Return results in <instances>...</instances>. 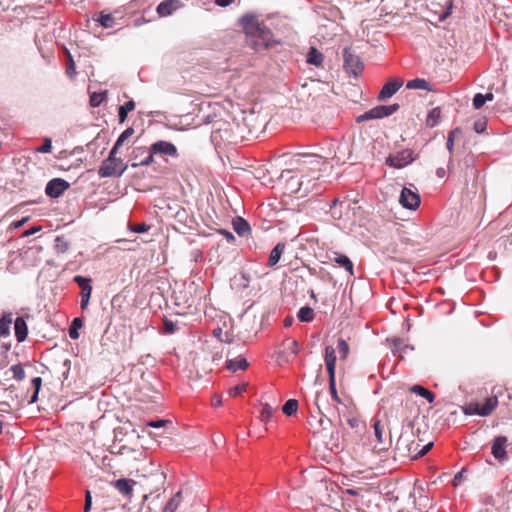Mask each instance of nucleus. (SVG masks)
Returning a JSON list of instances; mask_svg holds the SVG:
<instances>
[{
	"label": "nucleus",
	"mask_w": 512,
	"mask_h": 512,
	"mask_svg": "<svg viewBox=\"0 0 512 512\" xmlns=\"http://www.w3.org/2000/svg\"><path fill=\"white\" fill-rule=\"evenodd\" d=\"M241 23L248 42L254 50L269 49L279 43L274 40L271 30L260 22L258 17L245 15L241 18Z\"/></svg>",
	"instance_id": "obj_1"
},
{
	"label": "nucleus",
	"mask_w": 512,
	"mask_h": 512,
	"mask_svg": "<svg viewBox=\"0 0 512 512\" xmlns=\"http://www.w3.org/2000/svg\"><path fill=\"white\" fill-rule=\"evenodd\" d=\"M412 434H402L396 444V450L400 456L409 457L411 459H417L424 456L433 446L430 442L420 448V444L415 442Z\"/></svg>",
	"instance_id": "obj_2"
},
{
	"label": "nucleus",
	"mask_w": 512,
	"mask_h": 512,
	"mask_svg": "<svg viewBox=\"0 0 512 512\" xmlns=\"http://www.w3.org/2000/svg\"><path fill=\"white\" fill-rule=\"evenodd\" d=\"M117 151L111 149L109 156L105 159L98 169V175L101 178L119 177L127 169V165L123 164L121 158L116 157Z\"/></svg>",
	"instance_id": "obj_3"
},
{
	"label": "nucleus",
	"mask_w": 512,
	"mask_h": 512,
	"mask_svg": "<svg viewBox=\"0 0 512 512\" xmlns=\"http://www.w3.org/2000/svg\"><path fill=\"white\" fill-rule=\"evenodd\" d=\"M399 109L398 104H392V105H379L376 106L369 111L365 112L364 114L360 115L357 118L358 122L366 121L370 119H381L383 117H387L389 115H392L394 112H396Z\"/></svg>",
	"instance_id": "obj_4"
},
{
	"label": "nucleus",
	"mask_w": 512,
	"mask_h": 512,
	"mask_svg": "<svg viewBox=\"0 0 512 512\" xmlns=\"http://www.w3.org/2000/svg\"><path fill=\"white\" fill-rule=\"evenodd\" d=\"M413 152L411 150H403L395 155H390L386 159V164L397 169L403 168L413 162Z\"/></svg>",
	"instance_id": "obj_5"
},
{
	"label": "nucleus",
	"mask_w": 512,
	"mask_h": 512,
	"mask_svg": "<svg viewBox=\"0 0 512 512\" xmlns=\"http://www.w3.org/2000/svg\"><path fill=\"white\" fill-rule=\"evenodd\" d=\"M344 68L348 73L357 76L363 70V63L360 58L349 52L348 49L344 50Z\"/></svg>",
	"instance_id": "obj_6"
},
{
	"label": "nucleus",
	"mask_w": 512,
	"mask_h": 512,
	"mask_svg": "<svg viewBox=\"0 0 512 512\" xmlns=\"http://www.w3.org/2000/svg\"><path fill=\"white\" fill-rule=\"evenodd\" d=\"M69 188V183L61 178L50 180L45 188V193L52 198H57Z\"/></svg>",
	"instance_id": "obj_7"
},
{
	"label": "nucleus",
	"mask_w": 512,
	"mask_h": 512,
	"mask_svg": "<svg viewBox=\"0 0 512 512\" xmlns=\"http://www.w3.org/2000/svg\"><path fill=\"white\" fill-rule=\"evenodd\" d=\"M400 203L407 209L415 210L420 205V196L411 189L404 187L400 195Z\"/></svg>",
	"instance_id": "obj_8"
},
{
	"label": "nucleus",
	"mask_w": 512,
	"mask_h": 512,
	"mask_svg": "<svg viewBox=\"0 0 512 512\" xmlns=\"http://www.w3.org/2000/svg\"><path fill=\"white\" fill-rule=\"evenodd\" d=\"M150 151L152 152V154H162L171 157L178 156L176 146L171 142L163 140L153 143L150 146Z\"/></svg>",
	"instance_id": "obj_9"
},
{
	"label": "nucleus",
	"mask_w": 512,
	"mask_h": 512,
	"mask_svg": "<svg viewBox=\"0 0 512 512\" xmlns=\"http://www.w3.org/2000/svg\"><path fill=\"white\" fill-rule=\"evenodd\" d=\"M404 81L400 78L389 80L379 92L378 99L386 100L392 97L403 85Z\"/></svg>",
	"instance_id": "obj_10"
},
{
	"label": "nucleus",
	"mask_w": 512,
	"mask_h": 512,
	"mask_svg": "<svg viewBox=\"0 0 512 512\" xmlns=\"http://www.w3.org/2000/svg\"><path fill=\"white\" fill-rule=\"evenodd\" d=\"M182 6L180 0H165L157 6V13L160 17H167L173 14Z\"/></svg>",
	"instance_id": "obj_11"
},
{
	"label": "nucleus",
	"mask_w": 512,
	"mask_h": 512,
	"mask_svg": "<svg viewBox=\"0 0 512 512\" xmlns=\"http://www.w3.org/2000/svg\"><path fill=\"white\" fill-rule=\"evenodd\" d=\"M506 444L507 438L505 436H498L493 441L492 454L499 461L506 459Z\"/></svg>",
	"instance_id": "obj_12"
},
{
	"label": "nucleus",
	"mask_w": 512,
	"mask_h": 512,
	"mask_svg": "<svg viewBox=\"0 0 512 512\" xmlns=\"http://www.w3.org/2000/svg\"><path fill=\"white\" fill-rule=\"evenodd\" d=\"M336 359V351L334 347L327 346L325 348V365L328 376H335Z\"/></svg>",
	"instance_id": "obj_13"
},
{
	"label": "nucleus",
	"mask_w": 512,
	"mask_h": 512,
	"mask_svg": "<svg viewBox=\"0 0 512 512\" xmlns=\"http://www.w3.org/2000/svg\"><path fill=\"white\" fill-rule=\"evenodd\" d=\"M330 260L344 268L350 275H353V263L346 255L333 252L330 256Z\"/></svg>",
	"instance_id": "obj_14"
},
{
	"label": "nucleus",
	"mask_w": 512,
	"mask_h": 512,
	"mask_svg": "<svg viewBox=\"0 0 512 512\" xmlns=\"http://www.w3.org/2000/svg\"><path fill=\"white\" fill-rule=\"evenodd\" d=\"M15 336L18 342H23L27 338L28 328L23 317H17L14 321Z\"/></svg>",
	"instance_id": "obj_15"
},
{
	"label": "nucleus",
	"mask_w": 512,
	"mask_h": 512,
	"mask_svg": "<svg viewBox=\"0 0 512 512\" xmlns=\"http://www.w3.org/2000/svg\"><path fill=\"white\" fill-rule=\"evenodd\" d=\"M134 480L121 478L114 482V487L124 496H131L133 492Z\"/></svg>",
	"instance_id": "obj_16"
},
{
	"label": "nucleus",
	"mask_w": 512,
	"mask_h": 512,
	"mask_svg": "<svg viewBox=\"0 0 512 512\" xmlns=\"http://www.w3.org/2000/svg\"><path fill=\"white\" fill-rule=\"evenodd\" d=\"M248 362L243 356H238L234 359H228L226 361V368L232 372L239 370H245L248 367Z\"/></svg>",
	"instance_id": "obj_17"
},
{
	"label": "nucleus",
	"mask_w": 512,
	"mask_h": 512,
	"mask_svg": "<svg viewBox=\"0 0 512 512\" xmlns=\"http://www.w3.org/2000/svg\"><path fill=\"white\" fill-rule=\"evenodd\" d=\"M13 322V314L11 312L3 313L0 318V336L7 337L10 335V327Z\"/></svg>",
	"instance_id": "obj_18"
},
{
	"label": "nucleus",
	"mask_w": 512,
	"mask_h": 512,
	"mask_svg": "<svg viewBox=\"0 0 512 512\" xmlns=\"http://www.w3.org/2000/svg\"><path fill=\"white\" fill-rule=\"evenodd\" d=\"M284 250H285L284 243H278L272 249V251L270 252L269 258H268V266L269 267H273L279 262Z\"/></svg>",
	"instance_id": "obj_19"
},
{
	"label": "nucleus",
	"mask_w": 512,
	"mask_h": 512,
	"mask_svg": "<svg viewBox=\"0 0 512 512\" xmlns=\"http://www.w3.org/2000/svg\"><path fill=\"white\" fill-rule=\"evenodd\" d=\"M295 162L300 165L312 164L319 165L321 164V158L315 154H298L295 158Z\"/></svg>",
	"instance_id": "obj_20"
},
{
	"label": "nucleus",
	"mask_w": 512,
	"mask_h": 512,
	"mask_svg": "<svg viewBox=\"0 0 512 512\" xmlns=\"http://www.w3.org/2000/svg\"><path fill=\"white\" fill-rule=\"evenodd\" d=\"M498 405L497 397H489L485 399L483 404H480L481 412H479V416H488Z\"/></svg>",
	"instance_id": "obj_21"
},
{
	"label": "nucleus",
	"mask_w": 512,
	"mask_h": 512,
	"mask_svg": "<svg viewBox=\"0 0 512 512\" xmlns=\"http://www.w3.org/2000/svg\"><path fill=\"white\" fill-rule=\"evenodd\" d=\"M323 61L324 55L321 52H319L316 48L311 47L307 55V62L316 67H320L323 64Z\"/></svg>",
	"instance_id": "obj_22"
},
{
	"label": "nucleus",
	"mask_w": 512,
	"mask_h": 512,
	"mask_svg": "<svg viewBox=\"0 0 512 512\" xmlns=\"http://www.w3.org/2000/svg\"><path fill=\"white\" fill-rule=\"evenodd\" d=\"M182 502V492L178 491L164 506L162 512H176Z\"/></svg>",
	"instance_id": "obj_23"
},
{
	"label": "nucleus",
	"mask_w": 512,
	"mask_h": 512,
	"mask_svg": "<svg viewBox=\"0 0 512 512\" xmlns=\"http://www.w3.org/2000/svg\"><path fill=\"white\" fill-rule=\"evenodd\" d=\"M441 109L439 107L433 108L429 111L427 118H426V126L433 128L438 125L441 119Z\"/></svg>",
	"instance_id": "obj_24"
},
{
	"label": "nucleus",
	"mask_w": 512,
	"mask_h": 512,
	"mask_svg": "<svg viewBox=\"0 0 512 512\" xmlns=\"http://www.w3.org/2000/svg\"><path fill=\"white\" fill-rule=\"evenodd\" d=\"M410 391L416 395L425 398L429 403L434 402L435 395L430 390L424 388L421 385H413L412 387H410Z\"/></svg>",
	"instance_id": "obj_25"
},
{
	"label": "nucleus",
	"mask_w": 512,
	"mask_h": 512,
	"mask_svg": "<svg viewBox=\"0 0 512 512\" xmlns=\"http://www.w3.org/2000/svg\"><path fill=\"white\" fill-rule=\"evenodd\" d=\"M233 228L239 236H245L250 231L248 222L240 217L233 221Z\"/></svg>",
	"instance_id": "obj_26"
},
{
	"label": "nucleus",
	"mask_w": 512,
	"mask_h": 512,
	"mask_svg": "<svg viewBox=\"0 0 512 512\" xmlns=\"http://www.w3.org/2000/svg\"><path fill=\"white\" fill-rule=\"evenodd\" d=\"M407 89H421L431 91L430 83L422 78L410 80L406 84Z\"/></svg>",
	"instance_id": "obj_27"
},
{
	"label": "nucleus",
	"mask_w": 512,
	"mask_h": 512,
	"mask_svg": "<svg viewBox=\"0 0 512 512\" xmlns=\"http://www.w3.org/2000/svg\"><path fill=\"white\" fill-rule=\"evenodd\" d=\"M134 108H135V102L132 100H130V101L126 102L124 105L120 106L119 112H118L119 122L124 123L127 119L128 113L131 112L132 110H134Z\"/></svg>",
	"instance_id": "obj_28"
},
{
	"label": "nucleus",
	"mask_w": 512,
	"mask_h": 512,
	"mask_svg": "<svg viewBox=\"0 0 512 512\" xmlns=\"http://www.w3.org/2000/svg\"><path fill=\"white\" fill-rule=\"evenodd\" d=\"M297 317L301 322H311L314 318V311L311 307L304 306L300 308Z\"/></svg>",
	"instance_id": "obj_29"
},
{
	"label": "nucleus",
	"mask_w": 512,
	"mask_h": 512,
	"mask_svg": "<svg viewBox=\"0 0 512 512\" xmlns=\"http://www.w3.org/2000/svg\"><path fill=\"white\" fill-rule=\"evenodd\" d=\"M55 250L57 253H65L70 247L69 241L64 236H57L55 238Z\"/></svg>",
	"instance_id": "obj_30"
},
{
	"label": "nucleus",
	"mask_w": 512,
	"mask_h": 512,
	"mask_svg": "<svg viewBox=\"0 0 512 512\" xmlns=\"http://www.w3.org/2000/svg\"><path fill=\"white\" fill-rule=\"evenodd\" d=\"M134 133V129L129 127L127 129H125L121 134L120 136L118 137V139L116 140L114 146L112 147V150L114 151H117L119 149V147L122 146V144L124 143L125 140H127L129 137H131Z\"/></svg>",
	"instance_id": "obj_31"
},
{
	"label": "nucleus",
	"mask_w": 512,
	"mask_h": 512,
	"mask_svg": "<svg viewBox=\"0 0 512 512\" xmlns=\"http://www.w3.org/2000/svg\"><path fill=\"white\" fill-rule=\"evenodd\" d=\"M298 401L296 399H289L282 407V411L287 416H292L297 412Z\"/></svg>",
	"instance_id": "obj_32"
},
{
	"label": "nucleus",
	"mask_w": 512,
	"mask_h": 512,
	"mask_svg": "<svg viewBox=\"0 0 512 512\" xmlns=\"http://www.w3.org/2000/svg\"><path fill=\"white\" fill-rule=\"evenodd\" d=\"M83 325V322L80 318H75L73 321H72V324L69 328V337L73 340H76L79 338V333H78V329H80Z\"/></svg>",
	"instance_id": "obj_33"
},
{
	"label": "nucleus",
	"mask_w": 512,
	"mask_h": 512,
	"mask_svg": "<svg viewBox=\"0 0 512 512\" xmlns=\"http://www.w3.org/2000/svg\"><path fill=\"white\" fill-rule=\"evenodd\" d=\"M274 410L275 409L271 405L263 404L260 409V420L262 422H268L271 419Z\"/></svg>",
	"instance_id": "obj_34"
},
{
	"label": "nucleus",
	"mask_w": 512,
	"mask_h": 512,
	"mask_svg": "<svg viewBox=\"0 0 512 512\" xmlns=\"http://www.w3.org/2000/svg\"><path fill=\"white\" fill-rule=\"evenodd\" d=\"M92 286H85L81 290V308L86 309L91 297Z\"/></svg>",
	"instance_id": "obj_35"
},
{
	"label": "nucleus",
	"mask_w": 512,
	"mask_h": 512,
	"mask_svg": "<svg viewBox=\"0 0 512 512\" xmlns=\"http://www.w3.org/2000/svg\"><path fill=\"white\" fill-rule=\"evenodd\" d=\"M107 92H94L90 96V104L92 107H98L106 99Z\"/></svg>",
	"instance_id": "obj_36"
},
{
	"label": "nucleus",
	"mask_w": 512,
	"mask_h": 512,
	"mask_svg": "<svg viewBox=\"0 0 512 512\" xmlns=\"http://www.w3.org/2000/svg\"><path fill=\"white\" fill-rule=\"evenodd\" d=\"M10 371L12 373V377L17 380V381H21L24 379L25 377V371L22 367V365L20 364H16V365H13L11 368H10Z\"/></svg>",
	"instance_id": "obj_37"
},
{
	"label": "nucleus",
	"mask_w": 512,
	"mask_h": 512,
	"mask_svg": "<svg viewBox=\"0 0 512 512\" xmlns=\"http://www.w3.org/2000/svg\"><path fill=\"white\" fill-rule=\"evenodd\" d=\"M337 348H338V352L340 354V357L342 359H346L348 354H349V345H348V343L344 339L340 338V339H338V342H337Z\"/></svg>",
	"instance_id": "obj_38"
},
{
	"label": "nucleus",
	"mask_w": 512,
	"mask_h": 512,
	"mask_svg": "<svg viewBox=\"0 0 512 512\" xmlns=\"http://www.w3.org/2000/svg\"><path fill=\"white\" fill-rule=\"evenodd\" d=\"M457 133H460V129L459 128H455L454 130L450 131L449 134H448L447 142H446V148H447V150L449 151L450 154L453 153L454 142H455V137H456Z\"/></svg>",
	"instance_id": "obj_39"
},
{
	"label": "nucleus",
	"mask_w": 512,
	"mask_h": 512,
	"mask_svg": "<svg viewBox=\"0 0 512 512\" xmlns=\"http://www.w3.org/2000/svg\"><path fill=\"white\" fill-rule=\"evenodd\" d=\"M329 390H330V394H331L332 398L336 402L340 403L341 400L337 393L335 376H329Z\"/></svg>",
	"instance_id": "obj_40"
},
{
	"label": "nucleus",
	"mask_w": 512,
	"mask_h": 512,
	"mask_svg": "<svg viewBox=\"0 0 512 512\" xmlns=\"http://www.w3.org/2000/svg\"><path fill=\"white\" fill-rule=\"evenodd\" d=\"M98 20L105 28H112L114 26V18L111 14L101 15Z\"/></svg>",
	"instance_id": "obj_41"
},
{
	"label": "nucleus",
	"mask_w": 512,
	"mask_h": 512,
	"mask_svg": "<svg viewBox=\"0 0 512 512\" xmlns=\"http://www.w3.org/2000/svg\"><path fill=\"white\" fill-rule=\"evenodd\" d=\"M464 412L467 415H479V412H481L480 404L471 403L465 408Z\"/></svg>",
	"instance_id": "obj_42"
},
{
	"label": "nucleus",
	"mask_w": 512,
	"mask_h": 512,
	"mask_svg": "<svg viewBox=\"0 0 512 512\" xmlns=\"http://www.w3.org/2000/svg\"><path fill=\"white\" fill-rule=\"evenodd\" d=\"M247 388V384L243 383V384H239L237 386H234L232 388L229 389L228 393L230 396H238L240 394H242Z\"/></svg>",
	"instance_id": "obj_43"
},
{
	"label": "nucleus",
	"mask_w": 512,
	"mask_h": 512,
	"mask_svg": "<svg viewBox=\"0 0 512 512\" xmlns=\"http://www.w3.org/2000/svg\"><path fill=\"white\" fill-rule=\"evenodd\" d=\"M52 150V142L50 138H46L42 146L35 149L38 153H49Z\"/></svg>",
	"instance_id": "obj_44"
},
{
	"label": "nucleus",
	"mask_w": 512,
	"mask_h": 512,
	"mask_svg": "<svg viewBox=\"0 0 512 512\" xmlns=\"http://www.w3.org/2000/svg\"><path fill=\"white\" fill-rule=\"evenodd\" d=\"M374 433H375V436H376L377 440L379 441V443H384L383 428L380 424V421H376L374 423Z\"/></svg>",
	"instance_id": "obj_45"
},
{
	"label": "nucleus",
	"mask_w": 512,
	"mask_h": 512,
	"mask_svg": "<svg viewBox=\"0 0 512 512\" xmlns=\"http://www.w3.org/2000/svg\"><path fill=\"white\" fill-rule=\"evenodd\" d=\"M154 162V154L149 150V155L144 158L140 163H133L132 167H138V166H149Z\"/></svg>",
	"instance_id": "obj_46"
},
{
	"label": "nucleus",
	"mask_w": 512,
	"mask_h": 512,
	"mask_svg": "<svg viewBox=\"0 0 512 512\" xmlns=\"http://www.w3.org/2000/svg\"><path fill=\"white\" fill-rule=\"evenodd\" d=\"M485 104L484 95L477 93L473 98V106L475 109H480Z\"/></svg>",
	"instance_id": "obj_47"
},
{
	"label": "nucleus",
	"mask_w": 512,
	"mask_h": 512,
	"mask_svg": "<svg viewBox=\"0 0 512 512\" xmlns=\"http://www.w3.org/2000/svg\"><path fill=\"white\" fill-rule=\"evenodd\" d=\"M130 229H131V231H133L135 233H144L150 229V226L145 223H139V224L130 226Z\"/></svg>",
	"instance_id": "obj_48"
},
{
	"label": "nucleus",
	"mask_w": 512,
	"mask_h": 512,
	"mask_svg": "<svg viewBox=\"0 0 512 512\" xmlns=\"http://www.w3.org/2000/svg\"><path fill=\"white\" fill-rule=\"evenodd\" d=\"M486 126H487V122L485 119H479L477 121L474 122V130L477 132V133H482L485 131L486 129Z\"/></svg>",
	"instance_id": "obj_49"
},
{
	"label": "nucleus",
	"mask_w": 512,
	"mask_h": 512,
	"mask_svg": "<svg viewBox=\"0 0 512 512\" xmlns=\"http://www.w3.org/2000/svg\"><path fill=\"white\" fill-rule=\"evenodd\" d=\"M287 349L294 355H297L300 351L299 343L296 340H291L287 344Z\"/></svg>",
	"instance_id": "obj_50"
},
{
	"label": "nucleus",
	"mask_w": 512,
	"mask_h": 512,
	"mask_svg": "<svg viewBox=\"0 0 512 512\" xmlns=\"http://www.w3.org/2000/svg\"><path fill=\"white\" fill-rule=\"evenodd\" d=\"M74 281L81 287V290H83V287L85 286H91L90 285V279L85 278L83 276H75Z\"/></svg>",
	"instance_id": "obj_51"
},
{
	"label": "nucleus",
	"mask_w": 512,
	"mask_h": 512,
	"mask_svg": "<svg viewBox=\"0 0 512 512\" xmlns=\"http://www.w3.org/2000/svg\"><path fill=\"white\" fill-rule=\"evenodd\" d=\"M32 384H33V386L35 388V393H34V395L32 397V401H35L36 398H37V394H38V392L40 390L41 384H42V379L40 377H35L32 380Z\"/></svg>",
	"instance_id": "obj_52"
},
{
	"label": "nucleus",
	"mask_w": 512,
	"mask_h": 512,
	"mask_svg": "<svg viewBox=\"0 0 512 512\" xmlns=\"http://www.w3.org/2000/svg\"><path fill=\"white\" fill-rule=\"evenodd\" d=\"M168 423H170L169 420H156V421H149L147 423V426L152 427V428H161V427H164Z\"/></svg>",
	"instance_id": "obj_53"
},
{
	"label": "nucleus",
	"mask_w": 512,
	"mask_h": 512,
	"mask_svg": "<svg viewBox=\"0 0 512 512\" xmlns=\"http://www.w3.org/2000/svg\"><path fill=\"white\" fill-rule=\"evenodd\" d=\"M92 505V497L90 491H86L85 494V505H84V511L83 512H90Z\"/></svg>",
	"instance_id": "obj_54"
},
{
	"label": "nucleus",
	"mask_w": 512,
	"mask_h": 512,
	"mask_svg": "<svg viewBox=\"0 0 512 512\" xmlns=\"http://www.w3.org/2000/svg\"><path fill=\"white\" fill-rule=\"evenodd\" d=\"M66 73L70 77H72L75 74V64L71 57H70V64L67 67Z\"/></svg>",
	"instance_id": "obj_55"
},
{
	"label": "nucleus",
	"mask_w": 512,
	"mask_h": 512,
	"mask_svg": "<svg viewBox=\"0 0 512 512\" xmlns=\"http://www.w3.org/2000/svg\"><path fill=\"white\" fill-rule=\"evenodd\" d=\"M221 405H222V398H221V396L215 395L212 398V406L213 407H219Z\"/></svg>",
	"instance_id": "obj_56"
},
{
	"label": "nucleus",
	"mask_w": 512,
	"mask_h": 512,
	"mask_svg": "<svg viewBox=\"0 0 512 512\" xmlns=\"http://www.w3.org/2000/svg\"><path fill=\"white\" fill-rule=\"evenodd\" d=\"M41 228L40 227H33L29 230H26L24 233H23V236L24 237H28L30 235H33L34 233L38 232Z\"/></svg>",
	"instance_id": "obj_57"
},
{
	"label": "nucleus",
	"mask_w": 512,
	"mask_h": 512,
	"mask_svg": "<svg viewBox=\"0 0 512 512\" xmlns=\"http://www.w3.org/2000/svg\"><path fill=\"white\" fill-rule=\"evenodd\" d=\"M234 0H215V3L221 7L230 5Z\"/></svg>",
	"instance_id": "obj_58"
},
{
	"label": "nucleus",
	"mask_w": 512,
	"mask_h": 512,
	"mask_svg": "<svg viewBox=\"0 0 512 512\" xmlns=\"http://www.w3.org/2000/svg\"><path fill=\"white\" fill-rule=\"evenodd\" d=\"M462 475H463V473H462V472H458V473L455 475V477H454V479H453V484H454V486H457V485L460 483V481H461V479H462Z\"/></svg>",
	"instance_id": "obj_59"
},
{
	"label": "nucleus",
	"mask_w": 512,
	"mask_h": 512,
	"mask_svg": "<svg viewBox=\"0 0 512 512\" xmlns=\"http://www.w3.org/2000/svg\"><path fill=\"white\" fill-rule=\"evenodd\" d=\"M358 419L357 418H350L348 419V424L351 428H356L358 426Z\"/></svg>",
	"instance_id": "obj_60"
},
{
	"label": "nucleus",
	"mask_w": 512,
	"mask_h": 512,
	"mask_svg": "<svg viewBox=\"0 0 512 512\" xmlns=\"http://www.w3.org/2000/svg\"><path fill=\"white\" fill-rule=\"evenodd\" d=\"M27 220H28V217H25V218H23V219H21V220H19V221L14 222V223L12 224V226H13L14 228H19V227H21V226H22V225H23Z\"/></svg>",
	"instance_id": "obj_61"
},
{
	"label": "nucleus",
	"mask_w": 512,
	"mask_h": 512,
	"mask_svg": "<svg viewBox=\"0 0 512 512\" xmlns=\"http://www.w3.org/2000/svg\"><path fill=\"white\" fill-rule=\"evenodd\" d=\"M436 175L440 178L444 177L445 175V169L444 168H438L436 171Z\"/></svg>",
	"instance_id": "obj_62"
},
{
	"label": "nucleus",
	"mask_w": 512,
	"mask_h": 512,
	"mask_svg": "<svg viewBox=\"0 0 512 512\" xmlns=\"http://www.w3.org/2000/svg\"><path fill=\"white\" fill-rule=\"evenodd\" d=\"M484 98H485V102L492 101L494 99V95H493V93H487L484 95Z\"/></svg>",
	"instance_id": "obj_63"
},
{
	"label": "nucleus",
	"mask_w": 512,
	"mask_h": 512,
	"mask_svg": "<svg viewBox=\"0 0 512 512\" xmlns=\"http://www.w3.org/2000/svg\"><path fill=\"white\" fill-rule=\"evenodd\" d=\"M223 234L226 236V238L228 240H233L234 239V236H233V234L231 232L225 231Z\"/></svg>",
	"instance_id": "obj_64"
}]
</instances>
